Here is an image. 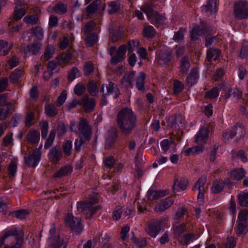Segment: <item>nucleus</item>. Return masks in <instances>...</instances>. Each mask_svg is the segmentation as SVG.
Returning a JSON list of instances; mask_svg holds the SVG:
<instances>
[{
    "mask_svg": "<svg viewBox=\"0 0 248 248\" xmlns=\"http://www.w3.org/2000/svg\"><path fill=\"white\" fill-rule=\"evenodd\" d=\"M123 209L121 206L117 205L115 208L112 213V218L114 221L119 220L122 216Z\"/></svg>",
    "mask_w": 248,
    "mask_h": 248,
    "instance_id": "60",
    "label": "nucleus"
},
{
    "mask_svg": "<svg viewBox=\"0 0 248 248\" xmlns=\"http://www.w3.org/2000/svg\"><path fill=\"white\" fill-rule=\"evenodd\" d=\"M98 202L99 199L96 196L90 195L87 200L77 202V210L82 214L83 217L86 220H91L102 208L101 205H95Z\"/></svg>",
    "mask_w": 248,
    "mask_h": 248,
    "instance_id": "2",
    "label": "nucleus"
},
{
    "mask_svg": "<svg viewBox=\"0 0 248 248\" xmlns=\"http://www.w3.org/2000/svg\"><path fill=\"white\" fill-rule=\"evenodd\" d=\"M200 24L202 34L203 35L210 34L212 31V28L211 25L204 20H200Z\"/></svg>",
    "mask_w": 248,
    "mask_h": 248,
    "instance_id": "48",
    "label": "nucleus"
},
{
    "mask_svg": "<svg viewBox=\"0 0 248 248\" xmlns=\"http://www.w3.org/2000/svg\"><path fill=\"white\" fill-rule=\"evenodd\" d=\"M145 74L140 72L136 80V86L139 91L143 92L145 90Z\"/></svg>",
    "mask_w": 248,
    "mask_h": 248,
    "instance_id": "32",
    "label": "nucleus"
},
{
    "mask_svg": "<svg viewBox=\"0 0 248 248\" xmlns=\"http://www.w3.org/2000/svg\"><path fill=\"white\" fill-rule=\"evenodd\" d=\"M55 53V47L51 45H48L44 53V56L46 60L48 61L51 59L53 55Z\"/></svg>",
    "mask_w": 248,
    "mask_h": 248,
    "instance_id": "55",
    "label": "nucleus"
},
{
    "mask_svg": "<svg viewBox=\"0 0 248 248\" xmlns=\"http://www.w3.org/2000/svg\"><path fill=\"white\" fill-rule=\"evenodd\" d=\"M206 181V178L202 176L195 183L192 188L193 191L198 190L197 203L199 206H202L204 203V185Z\"/></svg>",
    "mask_w": 248,
    "mask_h": 248,
    "instance_id": "8",
    "label": "nucleus"
},
{
    "mask_svg": "<svg viewBox=\"0 0 248 248\" xmlns=\"http://www.w3.org/2000/svg\"><path fill=\"white\" fill-rule=\"evenodd\" d=\"M80 104L83 106L86 112H92L96 106L95 100L93 98H89L88 96L82 98Z\"/></svg>",
    "mask_w": 248,
    "mask_h": 248,
    "instance_id": "15",
    "label": "nucleus"
},
{
    "mask_svg": "<svg viewBox=\"0 0 248 248\" xmlns=\"http://www.w3.org/2000/svg\"><path fill=\"white\" fill-rule=\"evenodd\" d=\"M88 91L92 96H96L97 95L98 93V88L94 81H91L88 83Z\"/></svg>",
    "mask_w": 248,
    "mask_h": 248,
    "instance_id": "52",
    "label": "nucleus"
},
{
    "mask_svg": "<svg viewBox=\"0 0 248 248\" xmlns=\"http://www.w3.org/2000/svg\"><path fill=\"white\" fill-rule=\"evenodd\" d=\"M246 171L243 168H238L231 171L232 177L234 180H240L245 177Z\"/></svg>",
    "mask_w": 248,
    "mask_h": 248,
    "instance_id": "35",
    "label": "nucleus"
},
{
    "mask_svg": "<svg viewBox=\"0 0 248 248\" xmlns=\"http://www.w3.org/2000/svg\"><path fill=\"white\" fill-rule=\"evenodd\" d=\"M233 13L235 17L239 20L248 18V2L246 0H240L234 4Z\"/></svg>",
    "mask_w": 248,
    "mask_h": 248,
    "instance_id": "6",
    "label": "nucleus"
},
{
    "mask_svg": "<svg viewBox=\"0 0 248 248\" xmlns=\"http://www.w3.org/2000/svg\"><path fill=\"white\" fill-rule=\"evenodd\" d=\"M173 203L172 199L170 197H167L155 206V210L158 212H164L169 208Z\"/></svg>",
    "mask_w": 248,
    "mask_h": 248,
    "instance_id": "24",
    "label": "nucleus"
},
{
    "mask_svg": "<svg viewBox=\"0 0 248 248\" xmlns=\"http://www.w3.org/2000/svg\"><path fill=\"white\" fill-rule=\"evenodd\" d=\"M13 47L7 41L0 39V56L7 55Z\"/></svg>",
    "mask_w": 248,
    "mask_h": 248,
    "instance_id": "30",
    "label": "nucleus"
},
{
    "mask_svg": "<svg viewBox=\"0 0 248 248\" xmlns=\"http://www.w3.org/2000/svg\"><path fill=\"white\" fill-rule=\"evenodd\" d=\"M50 237L48 238V248H61L63 241L59 235H56V228L51 227L49 230Z\"/></svg>",
    "mask_w": 248,
    "mask_h": 248,
    "instance_id": "10",
    "label": "nucleus"
},
{
    "mask_svg": "<svg viewBox=\"0 0 248 248\" xmlns=\"http://www.w3.org/2000/svg\"><path fill=\"white\" fill-rule=\"evenodd\" d=\"M209 133L210 130L209 128L203 126L201 127L195 136V142L196 143H199L200 142L206 140L208 138Z\"/></svg>",
    "mask_w": 248,
    "mask_h": 248,
    "instance_id": "16",
    "label": "nucleus"
},
{
    "mask_svg": "<svg viewBox=\"0 0 248 248\" xmlns=\"http://www.w3.org/2000/svg\"><path fill=\"white\" fill-rule=\"evenodd\" d=\"M53 9L57 13L60 14H64L67 11L66 5L62 2L57 3Z\"/></svg>",
    "mask_w": 248,
    "mask_h": 248,
    "instance_id": "59",
    "label": "nucleus"
},
{
    "mask_svg": "<svg viewBox=\"0 0 248 248\" xmlns=\"http://www.w3.org/2000/svg\"><path fill=\"white\" fill-rule=\"evenodd\" d=\"M78 128V137L74 142V151L77 153L80 152L81 148L89 142L92 138V127L86 119H80Z\"/></svg>",
    "mask_w": 248,
    "mask_h": 248,
    "instance_id": "3",
    "label": "nucleus"
},
{
    "mask_svg": "<svg viewBox=\"0 0 248 248\" xmlns=\"http://www.w3.org/2000/svg\"><path fill=\"white\" fill-rule=\"evenodd\" d=\"M203 35L202 34L201 27L199 25L195 24L193 26L192 30L190 31V37L192 41H196L198 40L200 36Z\"/></svg>",
    "mask_w": 248,
    "mask_h": 248,
    "instance_id": "36",
    "label": "nucleus"
},
{
    "mask_svg": "<svg viewBox=\"0 0 248 248\" xmlns=\"http://www.w3.org/2000/svg\"><path fill=\"white\" fill-rule=\"evenodd\" d=\"M29 212L27 209H20L9 212L8 216L16 217L17 219H23L29 215Z\"/></svg>",
    "mask_w": 248,
    "mask_h": 248,
    "instance_id": "31",
    "label": "nucleus"
},
{
    "mask_svg": "<svg viewBox=\"0 0 248 248\" xmlns=\"http://www.w3.org/2000/svg\"><path fill=\"white\" fill-rule=\"evenodd\" d=\"M127 51L126 45H121L117 50V54L113 56L110 60V63L112 65L116 64L122 62L125 57V54Z\"/></svg>",
    "mask_w": 248,
    "mask_h": 248,
    "instance_id": "11",
    "label": "nucleus"
},
{
    "mask_svg": "<svg viewBox=\"0 0 248 248\" xmlns=\"http://www.w3.org/2000/svg\"><path fill=\"white\" fill-rule=\"evenodd\" d=\"M185 29L183 28H180L177 31H175L173 36V40L177 42L182 41L184 38V31Z\"/></svg>",
    "mask_w": 248,
    "mask_h": 248,
    "instance_id": "61",
    "label": "nucleus"
},
{
    "mask_svg": "<svg viewBox=\"0 0 248 248\" xmlns=\"http://www.w3.org/2000/svg\"><path fill=\"white\" fill-rule=\"evenodd\" d=\"M98 41V35L95 32L89 33L85 39V44L87 46L92 47Z\"/></svg>",
    "mask_w": 248,
    "mask_h": 248,
    "instance_id": "23",
    "label": "nucleus"
},
{
    "mask_svg": "<svg viewBox=\"0 0 248 248\" xmlns=\"http://www.w3.org/2000/svg\"><path fill=\"white\" fill-rule=\"evenodd\" d=\"M237 139H241L243 137L245 134V127L243 124L241 123H237L233 127Z\"/></svg>",
    "mask_w": 248,
    "mask_h": 248,
    "instance_id": "46",
    "label": "nucleus"
},
{
    "mask_svg": "<svg viewBox=\"0 0 248 248\" xmlns=\"http://www.w3.org/2000/svg\"><path fill=\"white\" fill-rule=\"evenodd\" d=\"M221 55L220 50L217 48L210 47L206 51V59L209 62L212 60L215 61L218 60Z\"/></svg>",
    "mask_w": 248,
    "mask_h": 248,
    "instance_id": "20",
    "label": "nucleus"
},
{
    "mask_svg": "<svg viewBox=\"0 0 248 248\" xmlns=\"http://www.w3.org/2000/svg\"><path fill=\"white\" fill-rule=\"evenodd\" d=\"M106 89L107 90V93H106V94L110 95L114 93L113 98L115 99L119 98L121 94L120 91L117 85L112 81H110L108 84L106 85Z\"/></svg>",
    "mask_w": 248,
    "mask_h": 248,
    "instance_id": "21",
    "label": "nucleus"
},
{
    "mask_svg": "<svg viewBox=\"0 0 248 248\" xmlns=\"http://www.w3.org/2000/svg\"><path fill=\"white\" fill-rule=\"evenodd\" d=\"M62 157V152L59 146L52 147L48 154V158L53 163L57 164Z\"/></svg>",
    "mask_w": 248,
    "mask_h": 248,
    "instance_id": "12",
    "label": "nucleus"
},
{
    "mask_svg": "<svg viewBox=\"0 0 248 248\" xmlns=\"http://www.w3.org/2000/svg\"><path fill=\"white\" fill-rule=\"evenodd\" d=\"M31 31L32 35L38 40H41L44 37V31L43 28L39 26L32 27Z\"/></svg>",
    "mask_w": 248,
    "mask_h": 248,
    "instance_id": "39",
    "label": "nucleus"
},
{
    "mask_svg": "<svg viewBox=\"0 0 248 248\" xmlns=\"http://www.w3.org/2000/svg\"><path fill=\"white\" fill-rule=\"evenodd\" d=\"M168 193V191L165 190L149 189L147 193V198L150 201H155L165 196Z\"/></svg>",
    "mask_w": 248,
    "mask_h": 248,
    "instance_id": "17",
    "label": "nucleus"
},
{
    "mask_svg": "<svg viewBox=\"0 0 248 248\" xmlns=\"http://www.w3.org/2000/svg\"><path fill=\"white\" fill-rule=\"evenodd\" d=\"M23 242L20 231L13 227L0 237V248H21Z\"/></svg>",
    "mask_w": 248,
    "mask_h": 248,
    "instance_id": "4",
    "label": "nucleus"
},
{
    "mask_svg": "<svg viewBox=\"0 0 248 248\" xmlns=\"http://www.w3.org/2000/svg\"><path fill=\"white\" fill-rule=\"evenodd\" d=\"M225 183L222 180H215L213 181L211 187L213 193L217 194L221 192L224 189Z\"/></svg>",
    "mask_w": 248,
    "mask_h": 248,
    "instance_id": "33",
    "label": "nucleus"
},
{
    "mask_svg": "<svg viewBox=\"0 0 248 248\" xmlns=\"http://www.w3.org/2000/svg\"><path fill=\"white\" fill-rule=\"evenodd\" d=\"M83 70L85 76H90L94 71V66L92 62L91 61L86 62L83 66Z\"/></svg>",
    "mask_w": 248,
    "mask_h": 248,
    "instance_id": "47",
    "label": "nucleus"
},
{
    "mask_svg": "<svg viewBox=\"0 0 248 248\" xmlns=\"http://www.w3.org/2000/svg\"><path fill=\"white\" fill-rule=\"evenodd\" d=\"M204 149V146L201 144L197 146H193L186 149L184 154L186 156H189L190 155H197L202 154Z\"/></svg>",
    "mask_w": 248,
    "mask_h": 248,
    "instance_id": "28",
    "label": "nucleus"
},
{
    "mask_svg": "<svg viewBox=\"0 0 248 248\" xmlns=\"http://www.w3.org/2000/svg\"><path fill=\"white\" fill-rule=\"evenodd\" d=\"M23 20L26 24L36 25L38 22L39 18L37 15H31L26 16Z\"/></svg>",
    "mask_w": 248,
    "mask_h": 248,
    "instance_id": "56",
    "label": "nucleus"
},
{
    "mask_svg": "<svg viewBox=\"0 0 248 248\" xmlns=\"http://www.w3.org/2000/svg\"><path fill=\"white\" fill-rule=\"evenodd\" d=\"M23 73V71L22 69L16 68L11 73L9 78L13 82H17L22 77Z\"/></svg>",
    "mask_w": 248,
    "mask_h": 248,
    "instance_id": "44",
    "label": "nucleus"
},
{
    "mask_svg": "<svg viewBox=\"0 0 248 248\" xmlns=\"http://www.w3.org/2000/svg\"><path fill=\"white\" fill-rule=\"evenodd\" d=\"M17 164L14 162H11L8 167V174L10 178L14 177L17 171Z\"/></svg>",
    "mask_w": 248,
    "mask_h": 248,
    "instance_id": "62",
    "label": "nucleus"
},
{
    "mask_svg": "<svg viewBox=\"0 0 248 248\" xmlns=\"http://www.w3.org/2000/svg\"><path fill=\"white\" fill-rule=\"evenodd\" d=\"M109 9L108 13L111 15L117 13L120 8V4L116 0L110 1L108 3Z\"/></svg>",
    "mask_w": 248,
    "mask_h": 248,
    "instance_id": "43",
    "label": "nucleus"
},
{
    "mask_svg": "<svg viewBox=\"0 0 248 248\" xmlns=\"http://www.w3.org/2000/svg\"><path fill=\"white\" fill-rule=\"evenodd\" d=\"M202 10L205 12H211L212 13H215L217 11V0H208L207 3L204 6Z\"/></svg>",
    "mask_w": 248,
    "mask_h": 248,
    "instance_id": "42",
    "label": "nucleus"
},
{
    "mask_svg": "<svg viewBox=\"0 0 248 248\" xmlns=\"http://www.w3.org/2000/svg\"><path fill=\"white\" fill-rule=\"evenodd\" d=\"M44 110L45 114L48 117H55L58 114V109L51 103H46Z\"/></svg>",
    "mask_w": 248,
    "mask_h": 248,
    "instance_id": "22",
    "label": "nucleus"
},
{
    "mask_svg": "<svg viewBox=\"0 0 248 248\" xmlns=\"http://www.w3.org/2000/svg\"><path fill=\"white\" fill-rule=\"evenodd\" d=\"M27 52L30 53V55H36L39 52V47L37 44L31 43L27 46V50H25L24 52L25 55H27Z\"/></svg>",
    "mask_w": 248,
    "mask_h": 248,
    "instance_id": "45",
    "label": "nucleus"
},
{
    "mask_svg": "<svg viewBox=\"0 0 248 248\" xmlns=\"http://www.w3.org/2000/svg\"><path fill=\"white\" fill-rule=\"evenodd\" d=\"M69 129V125L63 122H59L57 124V133L59 137L64 135Z\"/></svg>",
    "mask_w": 248,
    "mask_h": 248,
    "instance_id": "40",
    "label": "nucleus"
},
{
    "mask_svg": "<svg viewBox=\"0 0 248 248\" xmlns=\"http://www.w3.org/2000/svg\"><path fill=\"white\" fill-rule=\"evenodd\" d=\"M220 93V89L217 86L214 87L206 93L205 98L210 99H217Z\"/></svg>",
    "mask_w": 248,
    "mask_h": 248,
    "instance_id": "41",
    "label": "nucleus"
},
{
    "mask_svg": "<svg viewBox=\"0 0 248 248\" xmlns=\"http://www.w3.org/2000/svg\"><path fill=\"white\" fill-rule=\"evenodd\" d=\"M40 139V132L37 130H33L29 132L28 139L29 141L33 144H37L39 142Z\"/></svg>",
    "mask_w": 248,
    "mask_h": 248,
    "instance_id": "37",
    "label": "nucleus"
},
{
    "mask_svg": "<svg viewBox=\"0 0 248 248\" xmlns=\"http://www.w3.org/2000/svg\"><path fill=\"white\" fill-rule=\"evenodd\" d=\"M190 67V63L187 56H184L180 61V73L183 75H186Z\"/></svg>",
    "mask_w": 248,
    "mask_h": 248,
    "instance_id": "18",
    "label": "nucleus"
},
{
    "mask_svg": "<svg viewBox=\"0 0 248 248\" xmlns=\"http://www.w3.org/2000/svg\"><path fill=\"white\" fill-rule=\"evenodd\" d=\"M72 148L73 142L71 140H67L63 143V152L66 156L68 157L71 155Z\"/></svg>",
    "mask_w": 248,
    "mask_h": 248,
    "instance_id": "51",
    "label": "nucleus"
},
{
    "mask_svg": "<svg viewBox=\"0 0 248 248\" xmlns=\"http://www.w3.org/2000/svg\"><path fill=\"white\" fill-rule=\"evenodd\" d=\"M156 31L153 26L148 25L143 27L142 35L147 39H153L156 35Z\"/></svg>",
    "mask_w": 248,
    "mask_h": 248,
    "instance_id": "26",
    "label": "nucleus"
},
{
    "mask_svg": "<svg viewBox=\"0 0 248 248\" xmlns=\"http://www.w3.org/2000/svg\"><path fill=\"white\" fill-rule=\"evenodd\" d=\"M139 41L136 39L129 40L126 45L128 53H132L134 51L135 48L139 46Z\"/></svg>",
    "mask_w": 248,
    "mask_h": 248,
    "instance_id": "64",
    "label": "nucleus"
},
{
    "mask_svg": "<svg viewBox=\"0 0 248 248\" xmlns=\"http://www.w3.org/2000/svg\"><path fill=\"white\" fill-rule=\"evenodd\" d=\"M56 132L55 129H52L50 131L48 138L46 139L45 144L44 147L45 149H48L53 144L56 136Z\"/></svg>",
    "mask_w": 248,
    "mask_h": 248,
    "instance_id": "53",
    "label": "nucleus"
},
{
    "mask_svg": "<svg viewBox=\"0 0 248 248\" xmlns=\"http://www.w3.org/2000/svg\"><path fill=\"white\" fill-rule=\"evenodd\" d=\"M185 86L181 81L178 79L174 80L173 93L174 95L180 94L184 89Z\"/></svg>",
    "mask_w": 248,
    "mask_h": 248,
    "instance_id": "50",
    "label": "nucleus"
},
{
    "mask_svg": "<svg viewBox=\"0 0 248 248\" xmlns=\"http://www.w3.org/2000/svg\"><path fill=\"white\" fill-rule=\"evenodd\" d=\"M238 199L240 206L248 207V192L239 194Z\"/></svg>",
    "mask_w": 248,
    "mask_h": 248,
    "instance_id": "58",
    "label": "nucleus"
},
{
    "mask_svg": "<svg viewBox=\"0 0 248 248\" xmlns=\"http://www.w3.org/2000/svg\"><path fill=\"white\" fill-rule=\"evenodd\" d=\"M199 77L198 69L196 67L192 68L186 79V85L191 87L197 84Z\"/></svg>",
    "mask_w": 248,
    "mask_h": 248,
    "instance_id": "13",
    "label": "nucleus"
},
{
    "mask_svg": "<svg viewBox=\"0 0 248 248\" xmlns=\"http://www.w3.org/2000/svg\"><path fill=\"white\" fill-rule=\"evenodd\" d=\"M116 122L122 134L127 136L136 125L137 117L131 108L125 107L118 113Z\"/></svg>",
    "mask_w": 248,
    "mask_h": 248,
    "instance_id": "1",
    "label": "nucleus"
},
{
    "mask_svg": "<svg viewBox=\"0 0 248 248\" xmlns=\"http://www.w3.org/2000/svg\"><path fill=\"white\" fill-rule=\"evenodd\" d=\"M117 139L118 132L116 128H113L108 130L106 142L109 147H112L115 144Z\"/></svg>",
    "mask_w": 248,
    "mask_h": 248,
    "instance_id": "19",
    "label": "nucleus"
},
{
    "mask_svg": "<svg viewBox=\"0 0 248 248\" xmlns=\"http://www.w3.org/2000/svg\"><path fill=\"white\" fill-rule=\"evenodd\" d=\"M41 155V151L38 149H35L31 154L25 158V162L30 168H34L39 164Z\"/></svg>",
    "mask_w": 248,
    "mask_h": 248,
    "instance_id": "9",
    "label": "nucleus"
},
{
    "mask_svg": "<svg viewBox=\"0 0 248 248\" xmlns=\"http://www.w3.org/2000/svg\"><path fill=\"white\" fill-rule=\"evenodd\" d=\"M165 20L166 18L164 16L158 12H156L153 18V21L151 23L155 26H159L162 25L165 21Z\"/></svg>",
    "mask_w": 248,
    "mask_h": 248,
    "instance_id": "49",
    "label": "nucleus"
},
{
    "mask_svg": "<svg viewBox=\"0 0 248 248\" xmlns=\"http://www.w3.org/2000/svg\"><path fill=\"white\" fill-rule=\"evenodd\" d=\"M237 224L235 230L236 234L239 236L246 235L248 232V222L237 221Z\"/></svg>",
    "mask_w": 248,
    "mask_h": 248,
    "instance_id": "34",
    "label": "nucleus"
},
{
    "mask_svg": "<svg viewBox=\"0 0 248 248\" xmlns=\"http://www.w3.org/2000/svg\"><path fill=\"white\" fill-rule=\"evenodd\" d=\"M217 40V36L212 35L210 34L206 35L205 37V46L208 47L213 45Z\"/></svg>",
    "mask_w": 248,
    "mask_h": 248,
    "instance_id": "63",
    "label": "nucleus"
},
{
    "mask_svg": "<svg viewBox=\"0 0 248 248\" xmlns=\"http://www.w3.org/2000/svg\"><path fill=\"white\" fill-rule=\"evenodd\" d=\"M73 171V167L70 165L62 167L55 173V177L61 178L71 175Z\"/></svg>",
    "mask_w": 248,
    "mask_h": 248,
    "instance_id": "27",
    "label": "nucleus"
},
{
    "mask_svg": "<svg viewBox=\"0 0 248 248\" xmlns=\"http://www.w3.org/2000/svg\"><path fill=\"white\" fill-rule=\"evenodd\" d=\"M174 143V141L173 140L164 139L160 142L161 149L166 153L169 150L171 145Z\"/></svg>",
    "mask_w": 248,
    "mask_h": 248,
    "instance_id": "57",
    "label": "nucleus"
},
{
    "mask_svg": "<svg viewBox=\"0 0 248 248\" xmlns=\"http://www.w3.org/2000/svg\"><path fill=\"white\" fill-rule=\"evenodd\" d=\"M226 99L238 100L242 97V92L236 87H230L225 93Z\"/></svg>",
    "mask_w": 248,
    "mask_h": 248,
    "instance_id": "14",
    "label": "nucleus"
},
{
    "mask_svg": "<svg viewBox=\"0 0 248 248\" xmlns=\"http://www.w3.org/2000/svg\"><path fill=\"white\" fill-rule=\"evenodd\" d=\"M14 109L13 104H8L7 108H0V121L5 120Z\"/></svg>",
    "mask_w": 248,
    "mask_h": 248,
    "instance_id": "38",
    "label": "nucleus"
},
{
    "mask_svg": "<svg viewBox=\"0 0 248 248\" xmlns=\"http://www.w3.org/2000/svg\"><path fill=\"white\" fill-rule=\"evenodd\" d=\"M158 58L159 64L166 65L171 61L172 55L170 51L165 50L159 54Z\"/></svg>",
    "mask_w": 248,
    "mask_h": 248,
    "instance_id": "25",
    "label": "nucleus"
},
{
    "mask_svg": "<svg viewBox=\"0 0 248 248\" xmlns=\"http://www.w3.org/2000/svg\"><path fill=\"white\" fill-rule=\"evenodd\" d=\"M132 234L131 240L138 248H144L147 245L148 242L145 237L138 238L135 236L133 232H132Z\"/></svg>",
    "mask_w": 248,
    "mask_h": 248,
    "instance_id": "29",
    "label": "nucleus"
},
{
    "mask_svg": "<svg viewBox=\"0 0 248 248\" xmlns=\"http://www.w3.org/2000/svg\"><path fill=\"white\" fill-rule=\"evenodd\" d=\"M65 222L76 235H79L83 231V225L80 218L75 217L72 214H68L65 217Z\"/></svg>",
    "mask_w": 248,
    "mask_h": 248,
    "instance_id": "7",
    "label": "nucleus"
},
{
    "mask_svg": "<svg viewBox=\"0 0 248 248\" xmlns=\"http://www.w3.org/2000/svg\"><path fill=\"white\" fill-rule=\"evenodd\" d=\"M218 149V146L215 144L211 148L210 152L209 153V160L212 163L215 162L218 156L217 150Z\"/></svg>",
    "mask_w": 248,
    "mask_h": 248,
    "instance_id": "54",
    "label": "nucleus"
},
{
    "mask_svg": "<svg viewBox=\"0 0 248 248\" xmlns=\"http://www.w3.org/2000/svg\"><path fill=\"white\" fill-rule=\"evenodd\" d=\"M169 221L167 217H162L159 218L154 219L150 221L145 228L147 233L152 238H155L158 234L164 230Z\"/></svg>",
    "mask_w": 248,
    "mask_h": 248,
    "instance_id": "5",
    "label": "nucleus"
}]
</instances>
